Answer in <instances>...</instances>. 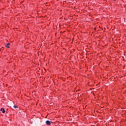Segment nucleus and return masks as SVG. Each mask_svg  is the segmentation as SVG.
Returning a JSON list of instances; mask_svg holds the SVG:
<instances>
[{"instance_id": "nucleus-1", "label": "nucleus", "mask_w": 126, "mask_h": 126, "mask_svg": "<svg viewBox=\"0 0 126 126\" xmlns=\"http://www.w3.org/2000/svg\"><path fill=\"white\" fill-rule=\"evenodd\" d=\"M46 124L47 125V126H50V125H51V122L49 120H47L46 121Z\"/></svg>"}, {"instance_id": "nucleus-2", "label": "nucleus", "mask_w": 126, "mask_h": 126, "mask_svg": "<svg viewBox=\"0 0 126 126\" xmlns=\"http://www.w3.org/2000/svg\"><path fill=\"white\" fill-rule=\"evenodd\" d=\"M0 111H2V113H5V110H4V108H1Z\"/></svg>"}, {"instance_id": "nucleus-3", "label": "nucleus", "mask_w": 126, "mask_h": 126, "mask_svg": "<svg viewBox=\"0 0 126 126\" xmlns=\"http://www.w3.org/2000/svg\"><path fill=\"white\" fill-rule=\"evenodd\" d=\"M9 43H7L6 45H5L6 48H9Z\"/></svg>"}, {"instance_id": "nucleus-4", "label": "nucleus", "mask_w": 126, "mask_h": 126, "mask_svg": "<svg viewBox=\"0 0 126 126\" xmlns=\"http://www.w3.org/2000/svg\"><path fill=\"white\" fill-rule=\"evenodd\" d=\"M13 107H14L15 109H16V108H17V105H14Z\"/></svg>"}]
</instances>
